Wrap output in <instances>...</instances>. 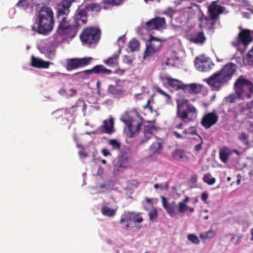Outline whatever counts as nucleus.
Returning a JSON list of instances; mask_svg holds the SVG:
<instances>
[{
	"label": "nucleus",
	"instance_id": "nucleus-1",
	"mask_svg": "<svg viewBox=\"0 0 253 253\" xmlns=\"http://www.w3.org/2000/svg\"><path fill=\"white\" fill-rule=\"evenodd\" d=\"M78 0H62L61 1L57 4V16L60 18L62 16L61 19L59 21V24L57 29V33L59 35H69L71 37L74 36H71L73 33L75 32L76 27L74 25H72L67 20L66 16L70 12L69 8L72 2L77 1Z\"/></svg>",
	"mask_w": 253,
	"mask_h": 253
},
{
	"label": "nucleus",
	"instance_id": "nucleus-2",
	"mask_svg": "<svg viewBox=\"0 0 253 253\" xmlns=\"http://www.w3.org/2000/svg\"><path fill=\"white\" fill-rule=\"evenodd\" d=\"M38 18V21L32 27L33 31L46 35L52 31L54 19L53 11L50 7L42 6L39 11Z\"/></svg>",
	"mask_w": 253,
	"mask_h": 253
},
{
	"label": "nucleus",
	"instance_id": "nucleus-3",
	"mask_svg": "<svg viewBox=\"0 0 253 253\" xmlns=\"http://www.w3.org/2000/svg\"><path fill=\"white\" fill-rule=\"evenodd\" d=\"M176 118L185 123L194 121L197 116V109L188 99L176 100Z\"/></svg>",
	"mask_w": 253,
	"mask_h": 253
},
{
	"label": "nucleus",
	"instance_id": "nucleus-4",
	"mask_svg": "<svg viewBox=\"0 0 253 253\" xmlns=\"http://www.w3.org/2000/svg\"><path fill=\"white\" fill-rule=\"evenodd\" d=\"M121 120L127 126L128 136L132 137L140 130L143 118L137 110L134 109L126 112L121 117Z\"/></svg>",
	"mask_w": 253,
	"mask_h": 253
},
{
	"label": "nucleus",
	"instance_id": "nucleus-5",
	"mask_svg": "<svg viewBox=\"0 0 253 253\" xmlns=\"http://www.w3.org/2000/svg\"><path fill=\"white\" fill-rule=\"evenodd\" d=\"M235 92L238 98L242 96L250 97V94L253 92V84L242 76H240L234 84Z\"/></svg>",
	"mask_w": 253,
	"mask_h": 253
},
{
	"label": "nucleus",
	"instance_id": "nucleus-6",
	"mask_svg": "<svg viewBox=\"0 0 253 253\" xmlns=\"http://www.w3.org/2000/svg\"><path fill=\"white\" fill-rule=\"evenodd\" d=\"M101 30L98 28L90 27L85 28L80 35V39L84 44L92 45L97 43L101 36Z\"/></svg>",
	"mask_w": 253,
	"mask_h": 253
},
{
	"label": "nucleus",
	"instance_id": "nucleus-7",
	"mask_svg": "<svg viewBox=\"0 0 253 253\" xmlns=\"http://www.w3.org/2000/svg\"><path fill=\"white\" fill-rule=\"evenodd\" d=\"M92 60L91 57L69 58L67 59L65 67L67 71H72L87 66Z\"/></svg>",
	"mask_w": 253,
	"mask_h": 253
},
{
	"label": "nucleus",
	"instance_id": "nucleus-8",
	"mask_svg": "<svg viewBox=\"0 0 253 253\" xmlns=\"http://www.w3.org/2000/svg\"><path fill=\"white\" fill-rule=\"evenodd\" d=\"M162 46V42L161 40L151 36L149 40V43L146 45L143 58L144 59L147 58L158 52Z\"/></svg>",
	"mask_w": 253,
	"mask_h": 253
},
{
	"label": "nucleus",
	"instance_id": "nucleus-9",
	"mask_svg": "<svg viewBox=\"0 0 253 253\" xmlns=\"http://www.w3.org/2000/svg\"><path fill=\"white\" fill-rule=\"evenodd\" d=\"M194 63L196 68L201 72L209 71L213 66L210 58L204 55L196 57Z\"/></svg>",
	"mask_w": 253,
	"mask_h": 253
},
{
	"label": "nucleus",
	"instance_id": "nucleus-10",
	"mask_svg": "<svg viewBox=\"0 0 253 253\" xmlns=\"http://www.w3.org/2000/svg\"><path fill=\"white\" fill-rule=\"evenodd\" d=\"M166 25V21L164 17H156L146 22L145 28L148 31L160 30L165 28Z\"/></svg>",
	"mask_w": 253,
	"mask_h": 253
},
{
	"label": "nucleus",
	"instance_id": "nucleus-11",
	"mask_svg": "<svg viewBox=\"0 0 253 253\" xmlns=\"http://www.w3.org/2000/svg\"><path fill=\"white\" fill-rule=\"evenodd\" d=\"M218 115L214 112L206 114L202 118L201 124L206 129H209L217 123Z\"/></svg>",
	"mask_w": 253,
	"mask_h": 253
},
{
	"label": "nucleus",
	"instance_id": "nucleus-12",
	"mask_svg": "<svg viewBox=\"0 0 253 253\" xmlns=\"http://www.w3.org/2000/svg\"><path fill=\"white\" fill-rule=\"evenodd\" d=\"M207 82L211 87L212 90L218 91L221 88L222 84L226 82L223 80V77L217 72L210 77Z\"/></svg>",
	"mask_w": 253,
	"mask_h": 253
},
{
	"label": "nucleus",
	"instance_id": "nucleus-13",
	"mask_svg": "<svg viewBox=\"0 0 253 253\" xmlns=\"http://www.w3.org/2000/svg\"><path fill=\"white\" fill-rule=\"evenodd\" d=\"M126 221V222L132 221L134 223H140L143 221V218L140 216V213L126 211L122 216L120 220V223L122 224Z\"/></svg>",
	"mask_w": 253,
	"mask_h": 253
},
{
	"label": "nucleus",
	"instance_id": "nucleus-14",
	"mask_svg": "<svg viewBox=\"0 0 253 253\" xmlns=\"http://www.w3.org/2000/svg\"><path fill=\"white\" fill-rule=\"evenodd\" d=\"M217 1H212L208 6V13L210 16L211 19H219V15L224 10L223 6L217 4Z\"/></svg>",
	"mask_w": 253,
	"mask_h": 253
},
{
	"label": "nucleus",
	"instance_id": "nucleus-15",
	"mask_svg": "<svg viewBox=\"0 0 253 253\" xmlns=\"http://www.w3.org/2000/svg\"><path fill=\"white\" fill-rule=\"evenodd\" d=\"M251 33V31L248 29L241 30L237 38V43L242 44L246 47L253 40V37Z\"/></svg>",
	"mask_w": 253,
	"mask_h": 253
},
{
	"label": "nucleus",
	"instance_id": "nucleus-16",
	"mask_svg": "<svg viewBox=\"0 0 253 253\" xmlns=\"http://www.w3.org/2000/svg\"><path fill=\"white\" fill-rule=\"evenodd\" d=\"M236 70V66L229 63L223 66V67L218 72L223 77V80L226 82L229 81Z\"/></svg>",
	"mask_w": 253,
	"mask_h": 253
},
{
	"label": "nucleus",
	"instance_id": "nucleus-17",
	"mask_svg": "<svg viewBox=\"0 0 253 253\" xmlns=\"http://www.w3.org/2000/svg\"><path fill=\"white\" fill-rule=\"evenodd\" d=\"M87 13L86 9L79 7L77 10V13L74 16L75 21V27L80 26L86 23L87 21Z\"/></svg>",
	"mask_w": 253,
	"mask_h": 253
},
{
	"label": "nucleus",
	"instance_id": "nucleus-18",
	"mask_svg": "<svg viewBox=\"0 0 253 253\" xmlns=\"http://www.w3.org/2000/svg\"><path fill=\"white\" fill-rule=\"evenodd\" d=\"M112 73V71L111 70L107 69L102 65H97L91 69L86 70L80 72V73L88 76L92 74L110 75Z\"/></svg>",
	"mask_w": 253,
	"mask_h": 253
},
{
	"label": "nucleus",
	"instance_id": "nucleus-19",
	"mask_svg": "<svg viewBox=\"0 0 253 253\" xmlns=\"http://www.w3.org/2000/svg\"><path fill=\"white\" fill-rule=\"evenodd\" d=\"M100 130L102 133L111 134L115 132L114 119L111 117L108 120L103 122V125L100 127Z\"/></svg>",
	"mask_w": 253,
	"mask_h": 253
},
{
	"label": "nucleus",
	"instance_id": "nucleus-20",
	"mask_svg": "<svg viewBox=\"0 0 253 253\" xmlns=\"http://www.w3.org/2000/svg\"><path fill=\"white\" fill-rule=\"evenodd\" d=\"M52 63L46 62L42 59L35 57L34 55L31 56V65L35 68L39 69H47L49 68V65Z\"/></svg>",
	"mask_w": 253,
	"mask_h": 253
},
{
	"label": "nucleus",
	"instance_id": "nucleus-21",
	"mask_svg": "<svg viewBox=\"0 0 253 253\" xmlns=\"http://www.w3.org/2000/svg\"><path fill=\"white\" fill-rule=\"evenodd\" d=\"M206 37L203 31L198 32L191 34L189 36V41L197 44H203L206 41Z\"/></svg>",
	"mask_w": 253,
	"mask_h": 253
},
{
	"label": "nucleus",
	"instance_id": "nucleus-22",
	"mask_svg": "<svg viewBox=\"0 0 253 253\" xmlns=\"http://www.w3.org/2000/svg\"><path fill=\"white\" fill-rule=\"evenodd\" d=\"M162 202L163 206L166 209L168 214L171 217H173L175 215V209L176 207L175 202L169 203L167 198L164 196L162 197Z\"/></svg>",
	"mask_w": 253,
	"mask_h": 253
},
{
	"label": "nucleus",
	"instance_id": "nucleus-23",
	"mask_svg": "<svg viewBox=\"0 0 253 253\" xmlns=\"http://www.w3.org/2000/svg\"><path fill=\"white\" fill-rule=\"evenodd\" d=\"M202 89V86L200 84H185L183 91L190 94H197L199 93Z\"/></svg>",
	"mask_w": 253,
	"mask_h": 253
},
{
	"label": "nucleus",
	"instance_id": "nucleus-24",
	"mask_svg": "<svg viewBox=\"0 0 253 253\" xmlns=\"http://www.w3.org/2000/svg\"><path fill=\"white\" fill-rule=\"evenodd\" d=\"M232 154V151L231 149L227 147H223L219 150V159L222 162L226 163L228 161L229 156Z\"/></svg>",
	"mask_w": 253,
	"mask_h": 253
},
{
	"label": "nucleus",
	"instance_id": "nucleus-25",
	"mask_svg": "<svg viewBox=\"0 0 253 253\" xmlns=\"http://www.w3.org/2000/svg\"><path fill=\"white\" fill-rule=\"evenodd\" d=\"M107 91L114 96H117L124 94L125 90L118 84H110L108 87Z\"/></svg>",
	"mask_w": 253,
	"mask_h": 253
},
{
	"label": "nucleus",
	"instance_id": "nucleus-26",
	"mask_svg": "<svg viewBox=\"0 0 253 253\" xmlns=\"http://www.w3.org/2000/svg\"><path fill=\"white\" fill-rule=\"evenodd\" d=\"M120 53H115L112 56L103 61V63L106 65L115 67L119 65V58Z\"/></svg>",
	"mask_w": 253,
	"mask_h": 253
},
{
	"label": "nucleus",
	"instance_id": "nucleus-27",
	"mask_svg": "<svg viewBox=\"0 0 253 253\" xmlns=\"http://www.w3.org/2000/svg\"><path fill=\"white\" fill-rule=\"evenodd\" d=\"M168 84L176 90L182 89L184 90V84L182 82L172 78H168L167 79Z\"/></svg>",
	"mask_w": 253,
	"mask_h": 253
},
{
	"label": "nucleus",
	"instance_id": "nucleus-28",
	"mask_svg": "<svg viewBox=\"0 0 253 253\" xmlns=\"http://www.w3.org/2000/svg\"><path fill=\"white\" fill-rule=\"evenodd\" d=\"M172 157L176 161H187L188 159V157L186 155L184 150L180 149H177L173 152Z\"/></svg>",
	"mask_w": 253,
	"mask_h": 253
},
{
	"label": "nucleus",
	"instance_id": "nucleus-29",
	"mask_svg": "<svg viewBox=\"0 0 253 253\" xmlns=\"http://www.w3.org/2000/svg\"><path fill=\"white\" fill-rule=\"evenodd\" d=\"M82 106L83 111H85L86 110V105L85 102L82 100H79L76 105L73 106L69 109L66 110V113H70L71 115H74L76 112V109L78 107Z\"/></svg>",
	"mask_w": 253,
	"mask_h": 253
},
{
	"label": "nucleus",
	"instance_id": "nucleus-30",
	"mask_svg": "<svg viewBox=\"0 0 253 253\" xmlns=\"http://www.w3.org/2000/svg\"><path fill=\"white\" fill-rule=\"evenodd\" d=\"M157 130L158 127L154 125L146 126L144 128V132L145 137L147 138L146 140H148L150 138L152 134Z\"/></svg>",
	"mask_w": 253,
	"mask_h": 253
},
{
	"label": "nucleus",
	"instance_id": "nucleus-31",
	"mask_svg": "<svg viewBox=\"0 0 253 253\" xmlns=\"http://www.w3.org/2000/svg\"><path fill=\"white\" fill-rule=\"evenodd\" d=\"M101 212L104 216L112 217L116 214V211L115 210L112 209L108 207L103 206L101 207Z\"/></svg>",
	"mask_w": 253,
	"mask_h": 253
},
{
	"label": "nucleus",
	"instance_id": "nucleus-32",
	"mask_svg": "<svg viewBox=\"0 0 253 253\" xmlns=\"http://www.w3.org/2000/svg\"><path fill=\"white\" fill-rule=\"evenodd\" d=\"M238 138L247 147H249L250 142L249 135L248 134L245 132H242L238 135Z\"/></svg>",
	"mask_w": 253,
	"mask_h": 253
},
{
	"label": "nucleus",
	"instance_id": "nucleus-33",
	"mask_svg": "<svg viewBox=\"0 0 253 253\" xmlns=\"http://www.w3.org/2000/svg\"><path fill=\"white\" fill-rule=\"evenodd\" d=\"M182 134L186 135V136H187L186 137L187 138H189L190 137H189V136H191V135H197V136H198L199 135H200L198 133H197V131L196 129V128L193 126H191V127H189L186 129H185L183 132H182Z\"/></svg>",
	"mask_w": 253,
	"mask_h": 253
},
{
	"label": "nucleus",
	"instance_id": "nucleus-34",
	"mask_svg": "<svg viewBox=\"0 0 253 253\" xmlns=\"http://www.w3.org/2000/svg\"><path fill=\"white\" fill-rule=\"evenodd\" d=\"M203 180L204 182L207 183L209 185H212L215 182V178L211 177V174L210 173L205 174L203 177Z\"/></svg>",
	"mask_w": 253,
	"mask_h": 253
},
{
	"label": "nucleus",
	"instance_id": "nucleus-35",
	"mask_svg": "<svg viewBox=\"0 0 253 253\" xmlns=\"http://www.w3.org/2000/svg\"><path fill=\"white\" fill-rule=\"evenodd\" d=\"M139 42L136 40H132L129 42L128 47L131 51H137L139 48Z\"/></svg>",
	"mask_w": 253,
	"mask_h": 253
},
{
	"label": "nucleus",
	"instance_id": "nucleus-36",
	"mask_svg": "<svg viewBox=\"0 0 253 253\" xmlns=\"http://www.w3.org/2000/svg\"><path fill=\"white\" fill-rule=\"evenodd\" d=\"M162 149V145L160 142L153 143L150 146V151L152 154L160 153V150Z\"/></svg>",
	"mask_w": 253,
	"mask_h": 253
},
{
	"label": "nucleus",
	"instance_id": "nucleus-37",
	"mask_svg": "<svg viewBox=\"0 0 253 253\" xmlns=\"http://www.w3.org/2000/svg\"><path fill=\"white\" fill-rule=\"evenodd\" d=\"M215 235V232L213 230L210 229L206 233L201 234L200 237L202 239H210L213 238Z\"/></svg>",
	"mask_w": 253,
	"mask_h": 253
},
{
	"label": "nucleus",
	"instance_id": "nucleus-38",
	"mask_svg": "<svg viewBox=\"0 0 253 253\" xmlns=\"http://www.w3.org/2000/svg\"><path fill=\"white\" fill-rule=\"evenodd\" d=\"M84 8L86 9L87 12L89 11H98L100 10V6L96 3H91L86 5Z\"/></svg>",
	"mask_w": 253,
	"mask_h": 253
},
{
	"label": "nucleus",
	"instance_id": "nucleus-39",
	"mask_svg": "<svg viewBox=\"0 0 253 253\" xmlns=\"http://www.w3.org/2000/svg\"><path fill=\"white\" fill-rule=\"evenodd\" d=\"M218 20V19H210L209 22L204 23V26L207 25L209 30H214L215 29V24Z\"/></svg>",
	"mask_w": 253,
	"mask_h": 253
},
{
	"label": "nucleus",
	"instance_id": "nucleus-40",
	"mask_svg": "<svg viewBox=\"0 0 253 253\" xmlns=\"http://www.w3.org/2000/svg\"><path fill=\"white\" fill-rule=\"evenodd\" d=\"M247 61L249 65H253V46L248 52Z\"/></svg>",
	"mask_w": 253,
	"mask_h": 253
},
{
	"label": "nucleus",
	"instance_id": "nucleus-41",
	"mask_svg": "<svg viewBox=\"0 0 253 253\" xmlns=\"http://www.w3.org/2000/svg\"><path fill=\"white\" fill-rule=\"evenodd\" d=\"M178 211L180 213H184L186 211L188 210L189 207L184 203L179 202L178 204Z\"/></svg>",
	"mask_w": 253,
	"mask_h": 253
},
{
	"label": "nucleus",
	"instance_id": "nucleus-42",
	"mask_svg": "<svg viewBox=\"0 0 253 253\" xmlns=\"http://www.w3.org/2000/svg\"><path fill=\"white\" fill-rule=\"evenodd\" d=\"M188 239L192 243L198 244L200 243V240L198 237L195 234H189L187 237Z\"/></svg>",
	"mask_w": 253,
	"mask_h": 253
},
{
	"label": "nucleus",
	"instance_id": "nucleus-43",
	"mask_svg": "<svg viewBox=\"0 0 253 253\" xmlns=\"http://www.w3.org/2000/svg\"><path fill=\"white\" fill-rule=\"evenodd\" d=\"M109 143L111 145L114 149H120L121 148L120 143L115 139H110Z\"/></svg>",
	"mask_w": 253,
	"mask_h": 253
},
{
	"label": "nucleus",
	"instance_id": "nucleus-44",
	"mask_svg": "<svg viewBox=\"0 0 253 253\" xmlns=\"http://www.w3.org/2000/svg\"><path fill=\"white\" fill-rule=\"evenodd\" d=\"M236 99V96L234 94H231L224 98L225 101L228 103H233L235 102Z\"/></svg>",
	"mask_w": 253,
	"mask_h": 253
},
{
	"label": "nucleus",
	"instance_id": "nucleus-45",
	"mask_svg": "<svg viewBox=\"0 0 253 253\" xmlns=\"http://www.w3.org/2000/svg\"><path fill=\"white\" fill-rule=\"evenodd\" d=\"M198 19L199 21L201 23L200 24V26L202 27H203L202 23L204 21L205 22V23L209 22L211 18L210 16L209 15L208 16H206L204 15V14L202 13V15L199 17Z\"/></svg>",
	"mask_w": 253,
	"mask_h": 253
},
{
	"label": "nucleus",
	"instance_id": "nucleus-46",
	"mask_svg": "<svg viewBox=\"0 0 253 253\" xmlns=\"http://www.w3.org/2000/svg\"><path fill=\"white\" fill-rule=\"evenodd\" d=\"M200 139V143L197 144L194 149V150L196 152H199L201 151L202 149V145L203 144V140L201 137V136L200 135L198 136Z\"/></svg>",
	"mask_w": 253,
	"mask_h": 253
},
{
	"label": "nucleus",
	"instance_id": "nucleus-47",
	"mask_svg": "<svg viewBox=\"0 0 253 253\" xmlns=\"http://www.w3.org/2000/svg\"><path fill=\"white\" fill-rule=\"evenodd\" d=\"M155 189L160 188L161 190H168L169 188V184L168 182H166L164 185L159 184L156 183L154 185Z\"/></svg>",
	"mask_w": 253,
	"mask_h": 253
},
{
	"label": "nucleus",
	"instance_id": "nucleus-48",
	"mask_svg": "<svg viewBox=\"0 0 253 253\" xmlns=\"http://www.w3.org/2000/svg\"><path fill=\"white\" fill-rule=\"evenodd\" d=\"M28 2L27 0H19V1L16 5L17 6L25 9L28 6Z\"/></svg>",
	"mask_w": 253,
	"mask_h": 253
},
{
	"label": "nucleus",
	"instance_id": "nucleus-49",
	"mask_svg": "<svg viewBox=\"0 0 253 253\" xmlns=\"http://www.w3.org/2000/svg\"><path fill=\"white\" fill-rule=\"evenodd\" d=\"M124 0H105L104 3L106 4H113L115 5H119L123 2Z\"/></svg>",
	"mask_w": 253,
	"mask_h": 253
},
{
	"label": "nucleus",
	"instance_id": "nucleus-50",
	"mask_svg": "<svg viewBox=\"0 0 253 253\" xmlns=\"http://www.w3.org/2000/svg\"><path fill=\"white\" fill-rule=\"evenodd\" d=\"M156 90L157 92L159 93L161 95L166 96L168 99H170V96L169 94H168L167 93L165 92L163 90H162L160 87H156Z\"/></svg>",
	"mask_w": 253,
	"mask_h": 253
},
{
	"label": "nucleus",
	"instance_id": "nucleus-51",
	"mask_svg": "<svg viewBox=\"0 0 253 253\" xmlns=\"http://www.w3.org/2000/svg\"><path fill=\"white\" fill-rule=\"evenodd\" d=\"M152 100H153L152 97L151 99H148L147 101L146 104L143 107L144 109H148L151 111V112H152L153 110V106L150 105Z\"/></svg>",
	"mask_w": 253,
	"mask_h": 253
},
{
	"label": "nucleus",
	"instance_id": "nucleus-52",
	"mask_svg": "<svg viewBox=\"0 0 253 253\" xmlns=\"http://www.w3.org/2000/svg\"><path fill=\"white\" fill-rule=\"evenodd\" d=\"M177 118L175 117V121L174 122V127L177 129H182L183 127V124H185L184 122L181 121L180 123L177 124L176 121Z\"/></svg>",
	"mask_w": 253,
	"mask_h": 253
},
{
	"label": "nucleus",
	"instance_id": "nucleus-53",
	"mask_svg": "<svg viewBox=\"0 0 253 253\" xmlns=\"http://www.w3.org/2000/svg\"><path fill=\"white\" fill-rule=\"evenodd\" d=\"M46 56L48 58L51 59L55 56V51L54 50H50V49L46 51Z\"/></svg>",
	"mask_w": 253,
	"mask_h": 253
},
{
	"label": "nucleus",
	"instance_id": "nucleus-54",
	"mask_svg": "<svg viewBox=\"0 0 253 253\" xmlns=\"http://www.w3.org/2000/svg\"><path fill=\"white\" fill-rule=\"evenodd\" d=\"M208 197H209V195L207 193H206V192L202 193V194L201 195V199L206 204L208 203V202H207Z\"/></svg>",
	"mask_w": 253,
	"mask_h": 253
},
{
	"label": "nucleus",
	"instance_id": "nucleus-55",
	"mask_svg": "<svg viewBox=\"0 0 253 253\" xmlns=\"http://www.w3.org/2000/svg\"><path fill=\"white\" fill-rule=\"evenodd\" d=\"M149 218L151 221L157 217V212L156 211L150 212L149 213Z\"/></svg>",
	"mask_w": 253,
	"mask_h": 253
},
{
	"label": "nucleus",
	"instance_id": "nucleus-56",
	"mask_svg": "<svg viewBox=\"0 0 253 253\" xmlns=\"http://www.w3.org/2000/svg\"><path fill=\"white\" fill-rule=\"evenodd\" d=\"M172 134L177 139H184L185 137L183 136L181 134L178 133L176 131H173Z\"/></svg>",
	"mask_w": 253,
	"mask_h": 253
},
{
	"label": "nucleus",
	"instance_id": "nucleus-57",
	"mask_svg": "<svg viewBox=\"0 0 253 253\" xmlns=\"http://www.w3.org/2000/svg\"><path fill=\"white\" fill-rule=\"evenodd\" d=\"M102 153L104 156H106V157L108 156L109 155H111V153L109 152V151L106 148L102 149Z\"/></svg>",
	"mask_w": 253,
	"mask_h": 253
},
{
	"label": "nucleus",
	"instance_id": "nucleus-58",
	"mask_svg": "<svg viewBox=\"0 0 253 253\" xmlns=\"http://www.w3.org/2000/svg\"><path fill=\"white\" fill-rule=\"evenodd\" d=\"M237 179L236 180V184L237 185H239L241 183L242 176H241V174H238L237 175Z\"/></svg>",
	"mask_w": 253,
	"mask_h": 253
},
{
	"label": "nucleus",
	"instance_id": "nucleus-59",
	"mask_svg": "<svg viewBox=\"0 0 253 253\" xmlns=\"http://www.w3.org/2000/svg\"><path fill=\"white\" fill-rule=\"evenodd\" d=\"M189 198L187 196H186L184 198V199L183 200L182 202H181V203H184L185 204L189 202Z\"/></svg>",
	"mask_w": 253,
	"mask_h": 253
},
{
	"label": "nucleus",
	"instance_id": "nucleus-60",
	"mask_svg": "<svg viewBox=\"0 0 253 253\" xmlns=\"http://www.w3.org/2000/svg\"><path fill=\"white\" fill-rule=\"evenodd\" d=\"M252 169L250 171V174L253 176V161L251 165Z\"/></svg>",
	"mask_w": 253,
	"mask_h": 253
},
{
	"label": "nucleus",
	"instance_id": "nucleus-61",
	"mask_svg": "<svg viewBox=\"0 0 253 253\" xmlns=\"http://www.w3.org/2000/svg\"><path fill=\"white\" fill-rule=\"evenodd\" d=\"M188 210H189V212L192 213L194 212V208L189 207V208H188Z\"/></svg>",
	"mask_w": 253,
	"mask_h": 253
},
{
	"label": "nucleus",
	"instance_id": "nucleus-62",
	"mask_svg": "<svg viewBox=\"0 0 253 253\" xmlns=\"http://www.w3.org/2000/svg\"><path fill=\"white\" fill-rule=\"evenodd\" d=\"M236 1L243 3H247V0H236Z\"/></svg>",
	"mask_w": 253,
	"mask_h": 253
},
{
	"label": "nucleus",
	"instance_id": "nucleus-63",
	"mask_svg": "<svg viewBox=\"0 0 253 253\" xmlns=\"http://www.w3.org/2000/svg\"><path fill=\"white\" fill-rule=\"evenodd\" d=\"M70 91L74 94H75L77 93V91L76 89H74V88H71L70 89Z\"/></svg>",
	"mask_w": 253,
	"mask_h": 253
},
{
	"label": "nucleus",
	"instance_id": "nucleus-64",
	"mask_svg": "<svg viewBox=\"0 0 253 253\" xmlns=\"http://www.w3.org/2000/svg\"><path fill=\"white\" fill-rule=\"evenodd\" d=\"M251 235H252L251 240H253V228L251 229Z\"/></svg>",
	"mask_w": 253,
	"mask_h": 253
}]
</instances>
